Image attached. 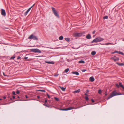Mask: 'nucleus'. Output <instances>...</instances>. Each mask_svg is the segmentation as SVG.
I'll return each mask as SVG.
<instances>
[{
  "label": "nucleus",
  "mask_w": 124,
  "mask_h": 124,
  "mask_svg": "<svg viewBox=\"0 0 124 124\" xmlns=\"http://www.w3.org/2000/svg\"><path fill=\"white\" fill-rule=\"evenodd\" d=\"M47 102V100L46 99L45 100V103H46Z\"/></svg>",
  "instance_id": "47"
},
{
  "label": "nucleus",
  "mask_w": 124,
  "mask_h": 124,
  "mask_svg": "<svg viewBox=\"0 0 124 124\" xmlns=\"http://www.w3.org/2000/svg\"><path fill=\"white\" fill-rule=\"evenodd\" d=\"M114 53H118L119 54H121L123 55H124V54L123 53V52L121 51H114Z\"/></svg>",
  "instance_id": "12"
},
{
  "label": "nucleus",
  "mask_w": 124,
  "mask_h": 124,
  "mask_svg": "<svg viewBox=\"0 0 124 124\" xmlns=\"http://www.w3.org/2000/svg\"><path fill=\"white\" fill-rule=\"evenodd\" d=\"M85 33V32H83L82 33H75L74 34V35L76 37H80Z\"/></svg>",
  "instance_id": "3"
},
{
  "label": "nucleus",
  "mask_w": 124,
  "mask_h": 124,
  "mask_svg": "<svg viewBox=\"0 0 124 124\" xmlns=\"http://www.w3.org/2000/svg\"><path fill=\"white\" fill-rule=\"evenodd\" d=\"M104 44H105L106 45H113V44L111 43H105V44H102V45H104Z\"/></svg>",
  "instance_id": "23"
},
{
  "label": "nucleus",
  "mask_w": 124,
  "mask_h": 124,
  "mask_svg": "<svg viewBox=\"0 0 124 124\" xmlns=\"http://www.w3.org/2000/svg\"><path fill=\"white\" fill-rule=\"evenodd\" d=\"M17 97H18V98H19L20 97L19 96H18Z\"/></svg>",
  "instance_id": "54"
},
{
  "label": "nucleus",
  "mask_w": 124,
  "mask_h": 124,
  "mask_svg": "<svg viewBox=\"0 0 124 124\" xmlns=\"http://www.w3.org/2000/svg\"><path fill=\"white\" fill-rule=\"evenodd\" d=\"M86 91L87 92H88L89 91V90H86Z\"/></svg>",
  "instance_id": "52"
},
{
  "label": "nucleus",
  "mask_w": 124,
  "mask_h": 124,
  "mask_svg": "<svg viewBox=\"0 0 124 124\" xmlns=\"http://www.w3.org/2000/svg\"><path fill=\"white\" fill-rule=\"evenodd\" d=\"M106 92H105L106 93H105V96H106V95H107V93H106Z\"/></svg>",
  "instance_id": "49"
},
{
  "label": "nucleus",
  "mask_w": 124,
  "mask_h": 124,
  "mask_svg": "<svg viewBox=\"0 0 124 124\" xmlns=\"http://www.w3.org/2000/svg\"><path fill=\"white\" fill-rule=\"evenodd\" d=\"M53 107L54 108H57L59 110H61L62 111H67L68 110H70L71 109H75L77 108H79L80 107H77L76 108H74V107H69L68 108H58L56 107H55L54 106H53Z\"/></svg>",
  "instance_id": "1"
},
{
  "label": "nucleus",
  "mask_w": 124,
  "mask_h": 124,
  "mask_svg": "<svg viewBox=\"0 0 124 124\" xmlns=\"http://www.w3.org/2000/svg\"><path fill=\"white\" fill-rule=\"evenodd\" d=\"M119 86L120 87H122L123 89V90L124 91V86L122 85V83L121 82L119 83Z\"/></svg>",
  "instance_id": "16"
},
{
  "label": "nucleus",
  "mask_w": 124,
  "mask_h": 124,
  "mask_svg": "<svg viewBox=\"0 0 124 124\" xmlns=\"http://www.w3.org/2000/svg\"><path fill=\"white\" fill-rule=\"evenodd\" d=\"M12 93L13 95H15L16 94V93L15 91H13L12 92Z\"/></svg>",
  "instance_id": "38"
},
{
  "label": "nucleus",
  "mask_w": 124,
  "mask_h": 124,
  "mask_svg": "<svg viewBox=\"0 0 124 124\" xmlns=\"http://www.w3.org/2000/svg\"><path fill=\"white\" fill-rule=\"evenodd\" d=\"M98 93L99 94H101V93L102 91L101 90H99L98 91Z\"/></svg>",
  "instance_id": "32"
},
{
  "label": "nucleus",
  "mask_w": 124,
  "mask_h": 124,
  "mask_svg": "<svg viewBox=\"0 0 124 124\" xmlns=\"http://www.w3.org/2000/svg\"><path fill=\"white\" fill-rule=\"evenodd\" d=\"M45 62L46 63H47L48 64H52V62H48L47 61H45Z\"/></svg>",
  "instance_id": "28"
},
{
  "label": "nucleus",
  "mask_w": 124,
  "mask_h": 124,
  "mask_svg": "<svg viewBox=\"0 0 124 124\" xmlns=\"http://www.w3.org/2000/svg\"><path fill=\"white\" fill-rule=\"evenodd\" d=\"M91 101L92 102H94V100L92 99H91Z\"/></svg>",
  "instance_id": "41"
},
{
  "label": "nucleus",
  "mask_w": 124,
  "mask_h": 124,
  "mask_svg": "<svg viewBox=\"0 0 124 124\" xmlns=\"http://www.w3.org/2000/svg\"><path fill=\"white\" fill-rule=\"evenodd\" d=\"M37 97L38 99H39L40 98V97L39 96H37Z\"/></svg>",
  "instance_id": "48"
},
{
  "label": "nucleus",
  "mask_w": 124,
  "mask_h": 124,
  "mask_svg": "<svg viewBox=\"0 0 124 124\" xmlns=\"http://www.w3.org/2000/svg\"><path fill=\"white\" fill-rule=\"evenodd\" d=\"M52 10L53 11V12L54 13V15L57 16L58 18H59V16L58 15V13L56 12V10H55V9L53 7H52Z\"/></svg>",
  "instance_id": "6"
},
{
  "label": "nucleus",
  "mask_w": 124,
  "mask_h": 124,
  "mask_svg": "<svg viewBox=\"0 0 124 124\" xmlns=\"http://www.w3.org/2000/svg\"><path fill=\"white\" fill-rule=\"evenodd\" d=\"M31 52H35V53H41V51L38 49H31Z\"/></svg>",
  "instance_id": "5"
},
{
  "label": "nucleus",
  "mask_w": 124,
  "mask_h": 124,
  "mask_svg": "<svg viewBox=\"0 0 124 124\" xmlns=\"http://www.w3.org/2000/svg\"><path fill=\"white\" fill-rule=\"evenodd\" d=\"M86 38L88 39H90L91 38V36L90 34H88L86 37Z\"/></svg>",
  "instance_id": "17"
},
{
  "label": "nucleus",
  "mask_w": 124,
  "mask_h": 124,
  "mask_svg": "<svg viewBox=\"0 0 124 124\" xmlns=\"http://www.w3.org/2000/svg\"><path fill=\"white\" fill-rule=\"evenodd\" d=\"M20 56H18L17 57V59H19L20 58Z\"/></svg>",
  "instance_id": "43"
},
{
  "label": "nucleus",
  "mask_w": 124,
  "mask_h": 124,
  "mask_svg": "<svg viewBox=\"0 0 124 124\" xmlns=\"http://www.w3.org/2000/svg\"><path fill=\"white\" fill-rule=\"evenodd\" d=\"M3 74L4 75H4V73H3Z\"/></svg>",
  "instance_id": "56"
},
{
  "label": "nucleus",
  "mask_w": 124,
  "mask_h": 124,
  "mask_svg": "<svg viewBox=\"0 0 124 124\" xmlns=\"http://www.w3.org/2000/svg\"><path fill=\"white\" fill-rule=\"evenodd\" d=\"M116 85L117 87L119 88V85L117 84H116Z\"/></svg>",
  "instance_id": "33"
},
{
  "label": "nucleus",
  "mask_w": 124,
  "mask_h": 124,
  "mask_svg": "<svg viewBox=\"0 0 124 124\" xmlns=\"http://www.w3.org/2000/svg\"><path fill=\"white\" fill-rule=\"evenodd\" d=\"M80 91V89H79L77 90H75L74 91V93H79Z\"/></svg>",
  "instance_id": "18"
},
{
  "label": "nucleus",
  "mask_w": 124,
  "mask_h": 124,
  "mask_svg": "<svg viewBox=\"0 0 124 124\" xmlns=\"http://www.w3.org/2000/svg\"><path fill=\"white\" fill-rule=\"evenodd\" d=\"M46 95H47V96H48V98H50V95L48 93H47L46 94Z\"/></svg>",
  "instance_id": "39"
},
{
  "label": "nucleus",
  "mask_w": 124,
  "mask_h": 124,
  "mask_svg": "<svg viewBox=\"0 0 124 124\" xmlns=\"http://www.w3.org/2000/svg\"><path fill=\"white\" fill-rule=\"evenodd\" d=\"M85 95H86V96H87V95H88V94H87V93H85Z\"/></svg>",
  "instance_id": "51"
},
{
  "label": "nucleus",
  "mask_w": 124,
  "mask_h": 124,
  "mask_svg": "<svg viewBox=\"0 0 124 124\" xmlns=\"http://www.w3.org/2000/svg\"><path fill=\"white\" fill-rule=\"evenodd\" d=\"M118 95V93L116 92V90L112 92L109 97L108 98L107 100H108L110 98L115 96Z\"/></svg>",
  "instance_id": "2"
},
{
  "label": "nucleus",
  "mask_w": 124,
  "mask_h": 124,
  "mask_svg": "<svg viewBox=\"0 0 124 124\" xmlns=\"http://www.w3.org/2000/svg\"><path fill=\"white\" fill-rule=\"evenodd\" d=\"M2 100V99H1L0 98V100Z\"/></svg>",
  "instance_id": "55"
},
{
  "label": "nucleus",
  "mask_w": 124,
  "mask_h": 124,
  "mask_svg": "<svg viewBox=\"0 0 124 124\" xmlns=\"http://www.w3.org/2000/svg\"><path fill=\"white\" fill-rule=\"evenodd\" d=\"M71 73L74 74H76L77 75H78L79 74V73L77 71L72 72H71Z\"/></svg>",
  "instance_id": "14"
},
{
  "label": "nucleus",
  "mask_w": 124,
  "mask_h": 124,
  "mask_svg": "<svg viewBox=\"0 0 124 124\" xmlns=\"http://www.w3.org/2000/svg\"><path fill=\"white\" fill-rule=\"evenodd\" d=\"M111 59L113 60L114 61H118L119 60V58L115 56L112 57Z\"/></svg>",
  "instance_id": "7"
},
{
  "label": "nucleus",
  "mask_w": 124,
  "mask_h": 124,
  "mask_svg": "<svg viewBox=\"0 0 124 124\" xmlns=\"http://www.w3.org/2000/svg\"><path fill=\"white\" fill-rule=\"evenodd\" d=\"M87 71V70L85 69H83L81 70V71L83 72H85Z\"/></svg>",
  "instance_id": "31"
},
{
  "label": "nucleus",
  "mask_w": 124,
  "mask_h": 124,
  "mask_svg": "<svg viewBox=\"0 0 124 124\" xmlns=\"http://www.w3.org/2000/svg\"><path fill=\"white\" fill-rule=\"evenodd\" d=\"M3 98L5 99L6 98V97L5 96H4L3 97Z\"/></svg>",
  "instance_id": "50"
},
{
  "label": "nucleus",
  "mask_w": 124,
  "mask_h": 124,
  "mask_svg": "<svg viewBox=\"0 0 124 124\" xmlns=\"http://www.w3.org/2000/svg\"><path fill=\"white\" fill-rule=\"evenodd\" d=\"M38 91H41L44 92H45V91L43 90H39Z\"/></svg>",
  "instance_id": "34"
},
{
  "label": "nucleus",
  "mask_w": 124,
  "mask_h": 124,
  "mask_svg": "<svg viewBox=\"0 0 124 124\" xmlns=\"http://www.w3.org/2000/svg\"><path fill=\"white\" fill-rule=\"evenodd\" d=\"M61 89L63 91H65L66 89V88L63 87H60Z\"/></svg>",
  "instance_id": "24"
},
{
  "label": "nucleus",
  "mask_w": 124,
  "mask_h": 124,
  "mask_svg": "<svg viewBox=\"0 0 124 124\" xmlns=\"http://www.w3.org/2000/svg\"><path fill=\"white\" fill-rule=\"evenodd\" d=\"M28 58V57H25L24 58V59H27V58Z\"/></svg>",
  "instance_id": "46"
},
{
  "label": "nucleus",
  "mask_w": 124,
  "mask_h": 124,
  "mask_svg": "<svg viewBox=\"0 0 124 124\" xmlns=\"http://www.w3.org/2000/svg\"><path fill=\"white\" fill-rule=\"evenodd\" d=\"M65 39L67 42H69L70 40V38H65Z\"/></svg>",
  "instance_id": "20"
},
{
  "label": "nucleus",
  "mask_w": 124,
  "mask_h": 124,
  "mask_svg": "<svg viewBox=\"0 0 124 124\" xmlns=\"http://www.w3.org/2000/svg\"><path fill=\"white\" fill-rule=\"evenodd\" d=\"M78 63H85V61L83 60H80L78 62Z\"/></svg>",
  "instance_id": "22"
},
{
  "label": "nucleus",
  "mask_w": 124,
  "mask_h": 124,
  "mask_svg": "<svg viewBox=\"0 0 124 124\" xmlns=\"http://www.w3.org/2000/svg\"><path fill=\"white\" fill-rule=\"evenodd\" d=\"M69 70V69L68 68H67L65 70L64 72L65 73H67L68 71Z\"/></svg>",
  "instance_id": "25"
},
{
  "label": "nucleus",
  "mask_w": 124,
  "mask_h": 124,
  "mask_svg": "<svg viewBox=\"0 0 124 124\" xmlns=\"http://www.w3.org/2000/svg\"><path fill=\"white\" fill-rule=\"evenodd\" d=\"M1 14L3 16H5L6 15V12L5 10L4 9H1Z\"/></svg>",
  "instance_id": "8"
},
{
  "label": "nucleus",
  "mask_w": 124,
  "mask_h": 124,
  "mask_svg": "<svg viewBox=\"0 0 124 124\" xmlns=\"http://www.w3.org/2000/svg\"><path fill=\"white\" fill-rule=\"evenodd\" d=\"M97 38L98 42L102 41L104 39L100 37H98Z\"/></svg>",
  "instance_id": "10"
},
{
  "label": "nucleus",
  "mask_w": 124,
  "mask_h": 124,
  "mask_svg": "<svg viewBox=\"0 0 124 124\" xmlns=\"http://www.w3.org/2000/svg\"><path fill=\"white\" fill-rule=\"evenodd\" d=\"M85 36V35H83V36Z\"/></svg>",
  "instance_id": "59"
},
{
  "label": "nucleus",
  "mask_w": 124,
  "mask_h": 124,
  "mask_svg": "<svg viewBox=\"0 0 124 124\" xmlns=\"http://www.w3.org/2000/svg\"><path fill=\"white\" fill-rule=\"evenodd\" d=\"M115 53H114V52H112V54H114Z\"/></svg>",
  "instance_id": "53"
},
{
  "label": "nucleus",
  "mask_w": 124,
  "mask_h": 124,
  "mask_svg": "<svg viewBox=\"0 0 124 124\" xmlns=\"http://www.w3.org/2000/svg\"><path fill=\"white\" fill-rule=\"evenodd\" d=\"M25 97L26 98H28V96L27 95H25Z\"/></svg>",
  "instance_id": "45"
},
{
  "label": "nucleus",
  "mask_w": 124,
  "mask_h": 124,
  "mask_svg": "<svg viewBox=\"0 0 124 124\" xmlns=\"http://www.w3.org/2000/svg\"><path fill=\"white\" fill-rule=\"evenodd\" d=\"M95 32V30L94 31L92 32L93 34H94Z\"/></svg>",
  "instance_id": "40"
},
{
  "label": "nucleus",
  "mask_w": 124,
  "mask_h": 124,
  "mask_svg": "<svg viewBox=\"0 0 124 124\" xmlns=\"http://www.w3.org/2000/svg\"><path fill=\"white\" fill-rule=\"evenodd\" d=\"M54 99L56 101H59V99L58 98L56 97H54Z\"/></svg>",
  "instance_id": "26"
},
{
  "label": "nucleus",
  "mask_w": 124,
  "mask_h": 124,
  "mask_svg": "<svg viewBox=\"0 0 124 124\" xmlns=\"http://www.w3.org/2000/svg\"><path fill=\"white\" fill-rule=\"evenodd\" d=\"M25 100V101H27V100Z\"/></svg>",
  "instance_id": "58"
},
{
  "label": "nucleus",
  "mask_w": 124,
  "mask_h": 124,
  "mask_svg": "<svg viewBox=\"0 0 124 124\" xmlns=\"http://www.w3.org/2000/svg\"><path fill=\"white\" fill-rule=\"evenodd\" d=\"M116 63L119 66H124V63H119L118 62H116Z\"/></svg>",
  "instance_id": "15"
},
{
  "label": "nucleus",
  "mask_w": 124,
  "mask_h": 124,
  "mask_svg": "<svg viewBox=\"0 0 124 124\" xmlns=\"http://www.w3.org/2000/svg\"><path fill=\"white\" fill-rule=\"evenodd\" d=\"M15 58V56H13L11 57L10 59H13Z\"/></svg>",
  "instance_id": "37"
},
{
  "label": "nucleus",
  "mask_w": 124,
  "mask_h": 124,
  "mask_svg": "<svg viewBox=\"0 0 124 124\" xmlns=\"http://www.w3.org/2000/svg\"><path fill=\"white\" fill-rule=\"evenodd\" d=\"M118 95H124V94H122L121 93H118Z\"/></svg>",
  "instance_id": "42"
},
{
  "label": "nucleus",
  "mask_w": 124,
  "mask_h": 124,
  "mask_svg": "<svg viewBox=\"0 0 124 124\" xmlns=\"http://www.w3.org/2000/svg\"><path fill=\"white\" fill-rule=\"evenodd\" d=\"M28 39H33L34 40H37L38 39L37 37L36 36L34 35L33 34H31L28 37Z\"/></svg>",
  "instance_id": "4"
},
{
  "label": "nucleus",
  "mask_w": 124,
  "mask_h": 124,
  "mask_svg": "<svg viewBox=\"0 0 124 124\" xmlns=\"http://www.w3.org/2000/svg\"><path fill=\"white\" fill-rule=\"evenodd\" d=\"M96 54V52L95 51H93L91 52V54L92 55L94 56Z\"/></svg>",
  "instance_id": "19"
},
{
  "label": "nucleus",
  "mask_w": 124,
  "mask_h": 124,
  "mask_svg": "<svg viewBox=\"0 0 124 124\" xmlns=\"http://www.w3.org/2000/svg\"><path fill=\"white\" fill-rule=\"evenodd\" d=\"M12 97V98H11V97L10 98V99L11 100H13V99H14L15 98V97L14 96H13Z\"/></svg>",
  "instance_id": "29"
},
{
  "label": "nucleus",
  "mask_w": 124,
  "mask_h": 124,
  "mask_svg": "<svg viewBox=\"0 0 124 124\" xmlns=\"http://www.w3.org/2000/svg\"><path fill=\"white\" fill-rule=\"evenodd\" d=\"M34 4L31 7H30L26 11V12L24 13V14L25 15H26L27 14H28L29 11L31 10L32 8L33 7V6L34 5Z\"/></svg>",
  "instance_id": "9"
},
{
  "label": "nucleus",
  "mask_w": 124,
  "mask_h": 124,
  "mask_svg": "<svg viewBox=\"0 0 124 124\" xmlns=\"http://www.w3.org/2000/svg\"><path fill=\"white\" fill-rule=\"evenodd\" d=\"M85 99L87 101H88L89 100V98L87 96H85Z\"/></svg>",
  "instance_id": "35"
},
{
  "label": "nucleus",
  "mask_w": 124,
  "mask_h": 124,
  "mask_svg": "<svg viewBox=\"0 0 124 124\" xmlns=\"http://www.w3.org/2000/svg\"><path fill=\"white\" fill-rule=\"evenodd\" d=\"M108 18V17L107 16H106L103 17V19H107Z\"/></svg>",
  "instance_id": "30"
},
{
  "label": "nucleus",
  "mask_w": 124,
  "mask_h": 124,
  "mask_svg": "<svg viewBox=\"0 0 124 124\" xmlns=\"http://www.w3.org/2000/svg\"><path fill=\"white\" fill-rule=\"evenodd\" d=\"M58 75V74H55V75H54V76H55V77H57V76Z\"/></svg>",
  "instance_id": "44"
},
{
  "label": "nucleus",
  "mask_w": 124,
  "mask_h": 124,
  "mask_svg": "<svg viewBox=\"0 0 124 124\" xmlns=\"http://www.w3.org/2000/svg\"><path fill=\"white\" fill-rule=\"evenodd\" d=\"M63 38V37L62 36H61L59 37V40H62Z\"/></svg>",
  "instance_id": "21"
},
{
  "label": "nucleus",
  "mask_w": 124,
  "mask_h": 124,
  "mask_svg": "<svg viewBox=\"0 0 124 124\" xmlns=\"http://www.w3.org/2000/svg\"><path fill=\"white\" fill-rule=\"evenodd\" d=\"M43 105L46 106V107H47L48 108H50V106L47 105L45 104H43Z\"/></svg>",
  "instance_id": "27"
},
{
  "label": "nucleus",
  "mask_w": 124,
  "mask_h": 124,
  "mask_svg": "<svg viewBox=\"0 0 124 124\" xmlns=\"http://www.w3.org/2000/svg\"><path fill=\"white\" fill-rule=\"evenodd\" d=\"M98 41L97 38H96L94 39L91 42V43H93V42H98Z\"/></svg>",
  "instance_id": "13"
},
{
  "label": "nucleus",
  "mask_w": 124,
  "mask_h": 124,
  "mask_svg": "<svg viewBox=\"0 0 124 124\" xmlns=\"http://www.w3.org/2000/svg\"><path fill=\"white\" fill-rule=\"evenodd\" d=\"M89 79L90 81L92 82L94 81L95 80L94 78V77L93 76L90 77L89 78Z\"/></svg>",
  "instance_id": "11"
},
{
  "label": "nucleus",
  "mask_w": 124,
  "mask_h": 124,
  "mask_svg": "<svg viewBox=\"0 0 124 124\" xmlns=\"http://www.w3.org/2000/svg\"><path fill=\"white\" fill-rule=\"evenodd\" d=\"M16 93L17 94H19L20 93L19 91L18 90H17L16 91Z\"/></svg>",
  "instance_id": "36"
},
{
  "label": "nucleus",
  "mask_w": 124,
  "mask_h": 124,
  "mask_svg": "<svg viewBox=\"0 0 124 124\" xmlns=\"http://www.w3.org/2000/svg\"><path fill=\"white\" fill-rule=\"evenodd\" d=\"M123 41H124V39H123Z\"/></svg>",
  "instance_id": "57"
}]
</instances>
